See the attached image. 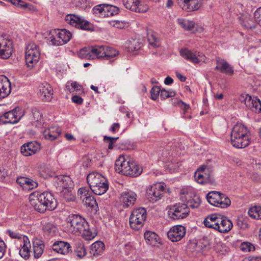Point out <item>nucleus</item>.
Instances as JSON below:
<instances>
[{"mask_svg":"<svg viewBox=\"0 0 261 261\" xmlns=\"http://www.w3.org/2000/svg\"><path fill=\"white\" fill-rule=\"evenodd\" d=\"M67 227L69 231L76 235L81 234L86 240H91L97 235L93 228H90L87 221L81 216L71 214L67 218Z\"/></svg>","mask_w":261,"mask_h":261,"instance_id":"nucleus-1","label":"nucleus"},{"mask_svg":"<svg viewBox=\"0 0 261 261\" xmlns=\"http://www.w3.org/2000/svg\"><path fill=\"white\" fill-rule=\"evenodd\" d=\"M31 205L37 212L43 213L47 210L53 211L57 206V201L54 195L48 191L41 193L35 191L29 195Z\"/></svg>","mask_w":261,"mask_h":261,"instance_id":"nucleus-2","label":"nucleus"},{"mask_svg":"<svg viewBox=\"0 0 261 261\" xmlns=\"http://www.w3.org/2000/svg\"><path fill=\"white\" fill-rule=\"evenodd\" d=\"M230 137L231 144L237 148H245L250 143L249 132L247 127L241 123L234 125Z\"/></svg>","mask_w":261,"mask_h":261,"instance_id":"nucleus-3","label":"nucleus"},{"mask_svg":"<svg viewBox=\"0 0 261 261\" xmlns=\"http://www.w3.org/2000/svg\"><path fill=\"white\" fill-rule=\"evenodd\" d=\"M115 168L117 172L132 177L137 176L142 172L141 167L130 159H126L123 155H120L116 160Z\"/></svg>","mask_w":261,"mask_h":261,"instance_id":"nucleus-4","label":"nucleus"},{"mask_svg":"<svg viewBox=\"0 0 261 261\" xmlns=\"http://www.w3.org/2000/svg\"><path fill=\"white\" fill-rule=\"evenodd\" d=\"M87 180L90 190L96 195H102L108 189L107 179L98 172H93L89 173L87 176Z\"/></svg>","mask_w":261,"mask_h":261,"instance_id":"nucleus-5","label":"nucleus"},{"mask_svg":"<svg viewBox=\"0 0 261 261\" xmlns=\"http://www.w3.org/2000/svg\"><path fill=\"white\" fill-rule=\"evenodd\" d=\"M40 58V51L38 45L33 42L28 44L25 48V59L28 67L33 68Z\"/></svg>","mask_w":261,"mask_h":261,"instance_id":"nucleus-6","label":"nucleus"},{"mask_svg":"<svg viewBox=\"0 0 261 261\" xmlns=\"http://www.w3.org/2000/svg\"><path fill=\"white\" fill-rule=\"evenodd\" d=\"M146 211L144 207L134 209L129 217L130 227L136 230L140 229L146 219Z\"/></svg>","mask_w":261,"mask_h":261,"instance_id":"nucleus-7","label":"nucleus"},{"mask_svg":"<svg viewBox=\"0 0 261 261\" xmlns=\"http://www.w3.org/2000/svg\"><path fill=\"white\" fill-rule=\"evenodd\" d=\"M206 199L211 205L221 208H226L231 204V201L228 197L217 191L208 193Z\"/></svg>","mask_w":261,"mask_h":261,"instance_id":"nucleus-8","label":"nucleus"},{"mask_svg":"<svg viewBox=\"0 0 261 261\" xmlns=\"http://www.w3.org/2000/svg\"><path fill=\"white\" fill-rule=\"evenodd\" d=\"M91 52L96 56L97 58L106 60H109L118 55V51L107 45H95L92 48Z\"/></svg>","mask_w":261,"mask_h":261,"instance_id":"nucleus-9","label":"nucleus"},{"mask_svg":"<svg viewBox=\"0 0 261 261\" xmlns=\"http://www.w3.org/2000/svg\"><path fill=\"white\" fill-rule=\"evenodd\" d=\"M190 212L187 204L179 203L171 205L168 211V215L172 219H184L188 216Z\"/></svg>","mask_w":261,"mask_h":261,"instance_id":"nucleus-10","label":"nucleus"},{"mask_svg":"<svg viewBox=\"0 0 261 261\" xmlns=\"http://www.w3.org/2000/svg\"><path fill=\"white\" fill-rule=\"evenodd\" d=\"M12 42L7 34H0V57L8 59L12 55Z\"/></svg>","mask_w":261,"mask_h":261,"instance_id":"nucleus-11","label":"nucleus"},{"mask_svg":"<svg viewBox=\"0 0 261 261\" xmlns=\"http://www.w3.org/2000/svg\"><path fill=\"white\" fill-rule=\"evenodd\" d=\"M164 187L160 184L149 186L146 189V197L152 202L160 199L163 194Z\"/></svg>","mask_w":261,"mask_h":261,"instance_id":"nucleus-12","label":"nucleus"},{"mask_svg":"<svg viewBox=\"0 0 261 261\" xmlns=\"http://www.w3.org/2000/svg\"><path fill=\"white\" fill-rule=\"evenodd\" d=\"M180 55L185 59L194 64L199 63L205 59V56L202 53L199 51H194L187 48L181 49Z\"/></svg>","mask_w":261,"mask_h":261,"instance_id":"nucleus-13","label":"nucleus"},{"mask_svg":"<svg viewBox=\"0 0 261 261\" xmlns=\"http://www.w3.org/2000/svg\"><path fill=\"white\" fill-rule=\"evenodd\" d=\"M67 23L77 28L87 30L89 29V22L83 17L75 14H68L65 17Z\"/></svg>","mask_w":261,"mask_h":261,"instance_id":"nucleus-14","label":"nucleus"},{"mask_svg":"<svg viewBox=\"0 0 261 261\" xmlns=\"http://www.w3.org/2000/svg\"><path fill=\"white\" fill-rule=\"evenodd\" d=\"M125 7L138 13H145L148 10V6L140 0H123Z\"/></svg>","mask_w":261,"mask_h":261,"instance_id":"nucleus-15","label":"nucleus"},{"mask_svg":"<svg viewBox=\"0 0 261 261\" xmlns=\"http://www.w3.org/2000/svg\"><path fill=\"white\" fill-rule=\"evenodd\" d=\"M23 115V111L19 107L15 108L3 114L6 119V123L13 124L18 122Z\"/></svg>","mask_w":261,"mask_h":261,"instance_id":"nucleus-16","label":"nucleus"},{"mask_svg":"<svg viewBox=\"0 0 261 261\" xmlns=\"http://www.w3.org/2000/svg\"><path fill=\"white\" fill-rule=\"evenodd\" d=\"M186 234L185 227L182 225L173 226L167 233L168 238L172 242L180 241Z\"/></svg>","mask_w":261,"mask_h":261,"instance_id":"nucleus-17","label":"nucleus"},{"mask_svg":"<svg viewBox=\"0 0 261 261\" xmlns=\"http://www.w3.org/2000/svg\"><path fill=\"white\" fill-rule=\"evenodd\" d=\"M40 149V144L37 142H30L21 147V152L24 156H30Z\"/></svg>","mask_w":261,"mask_h":261,"instance_id":"nucleus-18","label":"nucleus"},{"mask_svg":"<svg viewBox=\"0 0 261 261\" xmlns=\"http://www.w3.org/2000/svg\"><path fill=\"white\" fill-rule=\"evenodd\" d=\"M178 4L181 3L182 9L187 11H193L199 9L202 4L203 0H177Z\"/></svg>","mask_w":261,"mask_h":261,"instance_id":"nucleus-19","label":"nucleus"},{"mask_svg":"<svg viewBox=\"0 0 261 261\" xmlns=\"http://www.w3.org/2000/svg\"><path fill=\"white\" fill-rule=\"evenodd\" d=\"M40 97L44 101H50L53 98V89L49 84L45 83L39 87Z\"/></svg>","mask_w":261,"mask_h":261,"instance_id":"nucleus-20","label":"nucleus"},{"mask_svg":"<svg viewBox=\"0 0 261 261\" xmlns=\"http://www.w3.org/2000/svg\"><path fill=\"white\" fill-rule=\"evenodd\" d=\"M137 195L133 191L124 192L121 195V200L123 203V207L126 208L134 204Z\"/></svg>","mask_w":261,"mask_h":261,"instance_id":"nucleus-21","label":"nucleus"},{"mask_svg":"<svg viewBox=\"0 0 261 261\" xmlns=\"http://www.w3.org/2000/svg\"><path fill=\"white\" fill-rule=\"evenodd\" d=\"M217 66L215 69L219 70L222 73L226 74L232 75L233 74V68L224 59L221 58L216 59Z\"/></svg>","mask_w":261,"mask_h":261,"instance_id":"nucleus-22","label":"nucleus"},{"mask_svg":"<svg viewBox=\"0 0 261 261\" xmlns=\"http://www.w3.org/2000/svg\"><path fill=\"white\" fill-rule=\"evenodd\" d=\"M54 251L61 254H67L71 251L70 244L63 241L55 242L53 245Z\"/></svg>","mask_w":261,"mask_h":261,"instance_id":"nucleus-23","label":"nucleus"},{"mask_svg":"<svg viewBox=\"0 0 261 261\" xmlns=\"http://www.w3.org/2000/svg\"><path fill=\"white\" fill-rule=\"evenodd\" d=\"M33 246L34 257L35 258L40 257L44 250L43 242L39 239L36 238L33 242Z\"/></svg>","mask_w":261,"mask_h":261,"instance_id":"nucleus-24","label":"nucleus"},{"mask_svg":"<svg viewBox=\"0 0 261 261\" xmlns=\"http://www.w3.org/2000/svg\"><path fill=\"white\" fill-rule=\"evenodd\" d=\"M60 134L61 129L59 127H51L45 129L43 133V135L46 139L53 141L57 139Z\"/></svg>","mask_w":261,"mask_h":261,"instance_id":"nucleus-25","label":"nucleus"},{"mask_svg":"<svg viewBox=\"0 0 261 261\" xmlns=\"http://www.w3.org/2000/svg\"><path fill=\"white\" fill-rule=\"evenodd\" d=\"M0 88L3 90L2 95L4 96H8L11 91V83L4 75H0Z\"/></svg>","mask_w":261,"mask_h":261,"instance_id":"nucleus-26","label":"nucleus"},{"mask_svg":"<svg viewBox=\"0 0 261 261\" xmlns=\"http://www.w3.org/2000/svg\"><path fill=\"white\" fill-rule=\"evenodd\" d=\"M32 125L37 128H41L43 126V120L42 115L40 112L37 110H33L32 111Z\"/></svg>","mask_w":261,"mask_h":261,"instance_id":"nucleus-27","label":"nucleus"},{"mask_svg":"<svg viewBox=\"0 0 261 261\" xmlns=\"http://www.w3.org/2000/svg\"><path fill=\"white\" fill-rule=\"evenodd\" d=\"M53 33L57 36V38L61 40L62 45L67 43L71 38V33L66 29L58 30L57 31L53 30Z\"/></svg>","mask_w":261,"mask_h":261,"instance_id":"nucleus-28","label":"nucleus"},{"mask_svg":"<svg viewBox=\"0 0 261 261\" xmlns=\"http://www.w3.org/2000/svg\"><path fill=\"white\" fill-rule=\"evenodd\" d=\"M23 245L19 250V254L25 259H28L30 256L31 244L27 236L23 237Z\"/></svg>","mask_w":261,"mask_h":261,"instance_id":"nucleus-29","label":"nucleus"},{"mask_svg":"<svg viewBox=\"0 0 261 261\" xmlns=\"http://www.w3.org/2000/svg\"><path fill=\"white\" fill-rule=\"evenodd\" d=\"M105 244L101 241H96L91 245L90 253L93 256L101 254L105 249Z\"/></svg>","mask_w":261,"mask_h":261,"instance_id":"nucleus-30","label":"nucleus"},{"mask_svg":"<svg viewBox=\"0 0 261 261\" xmlns=\"http://www.w3.org/2000/svg\"><path fill=\"white\" fill-rule=\"evenodd\" d=\"M217 214L208 216L204 220V224L206 227L212 228L215 229L218 225V216Z\"/></svg>","mask_w":261,"mask_h":261,"instance_id":"nucleus-31","label":"nucleus"},{"mask_svg":"<svg viewBox=\"0 0 261 261\" xmlns=\"http://www.w3.org/2000/svg\"><path fill=\"white\" fill-rule=\"evenodd\" d=\"M204 168L201 167L198 170H197L194 175V177L196 181L200 184H204L209 182V177L204 175L203 172L204 171Z\"/></svg>","mask_w":261,"mask_h":261,"instance_id":"nucleus-32","label":"nucleus"},{"mask_svg":"<svg viewBox=\"0 0 261 261\" xmlns=\"http://www.w3.org/2000/svg\"><path fill=\"white\" fill-rule=\"evenodd\" d=\"M94 46L91 47H84L78 52L79 57L82 59H93L96 56L92 54L91 52L92 48Z\"/></svg>","mask_w":261,"mask_h":261,"instance_id":"nucleus-33","label":"nucleus"},{"mask_svg":"<svg viewBox=\"0 0 261 261\" xmlns=\"http://www.w3.org/2000/svg\"><path fill=\"white\" fill-rule=\"evenodd\" d=\"M221 222H222L221 226L218 227V231L220 232L224 233L228 232L231 230L233 226L231 221L226 217H225L224 219H222V221Z\"/></svg>","mask_w":261,"mask_h":261,"instance_id":"nucleus-34","label":"nucleus"},{"mask_svg":"<svg viewBox=\"0 0 261 261\" xmlns=\"http://www.w3.org/2000/svg\"><path fill=\"white\" fill-rule=\"evenodd\" d=\"M247 108L255 113H259L261 112V101L257 97H253Z\"/></svg>","mask_w":261,"mask_h":261,"instance_id":"nucleus-35","label":"nucleus"},{"mask_svg":"<svg viewBox=\"0 0 261 261\" xmlns=\"http://www.w3.org/2000/svg\"><path fill=\"white\" fill-rule=\"evenodd\" d=\"M177 22L181 27L187 31H192L195 27V22L193 21L178 18Z\"/></svg>","mask_w":261,"mask_h":261,"instance_id":"nucleus-36","label":"nucleus"},{"mask_svg":"<svg viewBox=\"0 0 261 261\" xmlns=\"http://www.w3.org/2000/svg\"><path fill=\"white\" fill-rule=\"evenodd\" d=\"M66 89L70 93L76 91L79 94L83 91L82 86L76 82H68L66 85Z\"/></svg>","mask_w":261,"mask_h":261,"instance_id":"nucleus-37","label":"nucleus"},{"mask_svg":"<svg viewBox=\"0 0 261 261\" xmlns=\"http://www.w3.org/2000/svg\"><path fill=\"white\" fill-rule=\"evenodd\" d=\"M83 202L84 204L94 210L98 208V204L95 197L92 195L89 197H85L83 198Z\"/></svg>","mask_w":261,"mask_h":261,"instance_id":"nucleus-38","label":"nucleus"},{"mask_svg":"<svg viewBox=\"0 0 261 261\" xmlns=\"http://www.w3.org/2000/svg\"><path fill=\"white\" fill-rule=\"evenodd\" d=\"M248 214L253 219H261V207L255 206L249 208Z\"/></svg>","mask_w":261,"mask_h":261,"instance_id":"nucleus-39","label":"nucleus"},{"mask_svg":"<svg viewBox=\"0 0 261 261\" xmlns=\"http://www.w3.org/2000/svg\"><path fill=\"white\" fill-rule=\"evenodd\" d=\"M119 9L118 7L113 5L105 4V13L107 14L106 17L116 15L119 13Z\"/></svg>","mask_w":261,"mask_h":261,"instance_id":"nucleus-40","label":"nucleus"},{"mask_svg":"<svg viewBox=\"0 0 261 261\" xmlns=\"http://www.w3.org/2000/svg\"><path fill=\"white\" fill-rule=\"evenodd\" d=\"M92 11L94 14L97 15L99 17H105L107 15L105 13V4L95 6L93 7Z\"/></svg>","mask_w":261,"mask_h":261,"instance_id":"nucleus-41","label":"nucleus"},{"mask_svg":"<svg viewBox=\"0 0 261 261\" xmlns=\"http://www.w3.org/2000/svg\"><path fill=\"white\" fill-rule=\"evenodd\" d=\"M241 24L247 29H252L255 28V23L250 16L247 15L243 17Z\"/></svg>","mask_w":261,"mask_h":261,"instance_id":"nucleus-42","label":"nucleus"},{"mask_svg":"<svg viewBox=\"0 0 261 261\" xmlns=\"http://www.w3.org/2000/svg\"><path fill=\"white\" fill-rule=\"evenodd\" d=\"M92 192L90 188L86 187L80 188L77 191L78 195L82 200L83 197L92 196Z\"/></svg>","mask_w":261,"mask_h":261,"instance_id":"nucleus-43","label":"nucleus"},{"mask_svg":"<svg viewBox=\"0 0 261 261\" xmlns=\"http://www.w3.org/2000/svg\"><path fill=\"white\" fill-rule=\"evenodd\" d=\"M43 229L45 233L53 235L56 232L57 229L55 225L50 222H46L43 225Z\"/></svg>","mask_w":261,"mask_h":261,"instance_id":"nucleus-44","label":"nucleus"},{"mask_svg":"<svg viewBox=\"0 0 261 261\" xmlns=\"http://www.w3.org/2000/svg\"><path fill=\"white\" fill-rule=\"evenodd\" d=\"M38 186V184L37 182L30 178H28L27 181H25V184L22 187V189L25 191H30L35 188H37Z\"/></svg>","mask_w":261,"mask_h":261,"instance_id":"nucleus-45","label":"nucleus"},{"mask_svg":"<svg viewBox=\"0 0 261 261\" xmlns=\"http://www.w3.org/2000/svg\"><path fill=\"white\" fill-rule=\"evenodd\" d=\"M16 7L23 9L27 12H34L36 11V9L33 5L27 3L22 1V3H18Z\"/></svg>","mask_w":261,"mask_h":261,"instance_id":"nucleus-46","label":"nucleus"},{"mask_svg":"<svg viewBox=\"0 0 261 261\" xmlns=\"http://www.w3.org/2000/svg\"><path fill=\"white\" fill-rule=\"evenodd\" d=\"M141 47V44L138 39H132L129 41L128 48L130 51H135L139 49Z\"/></svg>","mask_w":261,"mask_h":261,"instance_id":"nucleus-47","label":"nucleus"},{"mask_svg":"<svg viewBox=\"0 0 261 261\" xmlns=\"http://www.w3.org/2000/svg\"><path fill=\"white\" fill-rule=\"evenodd\" d=\"M157 238L158 235L154 232L147 231L144 233V238L149 244L156 242Z\"/></svg>","mask_w":261,"mask_h":261,"instance_id":"nucleus-48","label":"nucleus"},{"mask_svg":"<svg viewBox=\"0 0 261 261\" xmlns=\"http://www.w3.org/2000/svg\"><path fill=\"white\" fill-rule=\"evenodd\" d=\"M200 203V200L197 196H194L192 199L188 200L187 202V206L193 208L198 207Z\"/></svg>","mask_w":261,"mask_h":261,"instance_id":"nucleus-49","label":"nucleus"},{"mask_svg":"<svg viewBox=\"0 0 261 261\" xmlns=\"http://www.w3.org/2000/svg\"><path fill=\"white\" fill-rule=\"evenodd\" d=\"M75 252L76 255L80 258L84 257L86 254V250L82 244H78L76 245Z\"/></svg>","mask_w":261,"mask_h":261,"instance_id":"nucleus-50","label":"nucleus"},{"mask_svg":"<svg viewBox=\"0 0 261 261\" xmlns=\"http://www.w3.org/2000/svg\"><path fill=\"white\" fill-rule=\"evenodd\" d=\"M61 196L67 201H72L75 199V197L71 191L66 189L62 192Z\"/></svg>","mask_w":261,"mask_h":261,"instance_id":"nucleus-51","label":"nucleus"},{"mask_svg":"<svg viewBox=\"0 0 261 261\" xmlns=\"http://www.w3.org/2000/svg\"><path fill=\"white\" fill-rule=\"evenodd\" d=\"M252 99V98L251 96L247 94H242L239 97V100L240 102L244 103L246 105V107L249 106L250 101Z\"/></svg>","mask_w":261,"mask_h":261,"instance_id":"nucleus-52","label":"nucleus"},{"mask_svg":"<svg viewBox=\"0 0 261 261\" xmlns=\"http://www.w3.org/2000/svg\"><path fill=\"white\" fill-rule=\"evenodd\" d=\"M55 33H53V31L50 32V35L49 37V43L53 45H62V44L61 42V40L59 38H57V36H54Z\"/></svg>","mask_w":261,"mask_h":261,"instance_id":"nucleus-53","label":"nucleus"},{"mask_svg":"<svg viewBox=\"0 0 261 261\" xmlns=\"http://www.w3.org/2000/svg\"><path fill=\"white\" fill-rule=\"evenodd\" d=\"M148 41L151 45L153 47H158L160 45V41L158 38L154 34H151L148 36Z\"/></svg>","mask_w":261,"mask_h":261,"instance_id":"nucleus-54","label":"nucleus"},{"mask_svg":"<svg viewBox=\"0 0 261 261\" xmlns=\"http://www.w3.org/2000/svg\"><path fill=\"white\" fill-rule=\"evenodd\" d=\"M240 248L243 251L250 252L255 249V247L249 242H244L241 243Z\"/></svg>","mask_w":261,"mask_h":261,"instance_id":"nucleus-55","label":"nucleus"},{"mask_svg":"<svg viewBox=\"0 0 261 261\" xmlns=\"http://www.w3.org/2000/svg\"><path fill=\"white\" fill-rule=\"evenodd\" d=\"M172 162H169L167 164V167L170 170H176L180 167L181 165V163L177 161L176 159H174L173 158L171 159Z\"/></svg>","mask_w":261,"mask_h":261,"instance_id":"nucleus-56","label":"nucleus"},{"mask_svg":"<svg viewBox=\"0 0 261 261\" xmlns=\"http://www.w3.org/2000/svg\"><path fill=\"white\" fill-rule=\"evenodd\" d=\"M175 95V92L173 91H167L163 89L160 93V96L162 99H166L169 97H174Z\"/></svg>","mask_w":261,"mask_h":261,"instance_id":"nucleus-57","label":"nucleus"},{"mask_svg":"<svg viewBox=\"0 0 261 261\" xmlns=\"http://www.w3.org/2000/svg\"><path fill=\"white\" fill-rule=\"evenodd\" d=\"M118 139V137L114 138L108 136H105L103 140L105 142L108 143V148L109 149H112L114 148V144L115 143L116 140Z\"/></svg>","mask_w":261,"mask_h":261,"instance_id":"nucleus-58","label":"nucleus"},{"mask_svg":"<svg viewBox=\"0 0 261 261\" xmlns=\"http://www.w3.org/2000/svg\"><path fill=\"white\" fill-rule=\"evenodd\" d=\"M115 147L121 150L130 149L132 148V145L129 142L125 141L117 143L116 144Z\"/></svg>","mask_w":261,"mask_h":261,"instance_id":"nucleus-59","label":"nucleus"},{"mask_svg":"<svg viewBox=\"0 0 261 261\" xmlns=\"http://www.w3.org/2000/svg\"><path fill=\"white\" fill-rule=\"evenodd\" d=\"M161 88L159 86H153L151 89V98L153 100H156L161 91Z\"/></svg>","mask_w":261,"mask_h":261,"instance_id":"nucleus-60","label":"nucleus"},{"mask_svg":"<svg viewBox=\"0 0 261 261\" xmlns=\"http://www.w3.org/2000/svg\"><path fill=\"white\" fill-rule=\"evenodd\" d=\"M7 232L9 234L10 237L13 239H19V240L22 239L23 240V237L24 236L21 235V234H20L17 232L12 231L10 229L7 230Z\"/></svg>","mask_w":261,"mask_h":261,"instance_id":"nucleus-61","label":"nucleus"},{"mask_svg":"<svg viewBox=\"0 0 261 261\" xmlns=\"http://www.w3.org/2000/svg\"><path fill=\"white\" fill-rule=\"evenodd\" d=\"M163 162L168 163L169 162H172L171 160L173 157L169 154L168 150H164L162 154Z\"/></svg>","mask_w":261,"mask_h":261,"instance_id":"nucleus-62","label":"nucleus"},{"mask_svg":"<svg viewBox=\"0 0 261 261\" xmlns=\"http://www.w3.org/2000/svg\"><path fill=\"white\" fill-rule=\"evenodd\" d=\"M191 245V246H192L193 245L194 246V247H195V251L197 252H199L200 251L202 250L204 247H205V246L203 245L201 241L197 242L194 244H192Z\"/></svg>","mask_w":261,"mask_h":261,"instance_id":"nucleus-63","label":"nucleus"},{"mask_svg":"<svg viewBox=\"0 0 261 261\" xmlns=\"http://www.w3.org/2000/svg\"><path fill=\"white\" fill-rule=\"evenodd\" d=\"M28 177L20 176L17 178L16 182L18 184H19L22 188L25 184V181H27Z\"/></svg>","mask_w":261,"mask_h":261,"instance_id":"nucleus-64","label":"nucleus"}]
</instances>
